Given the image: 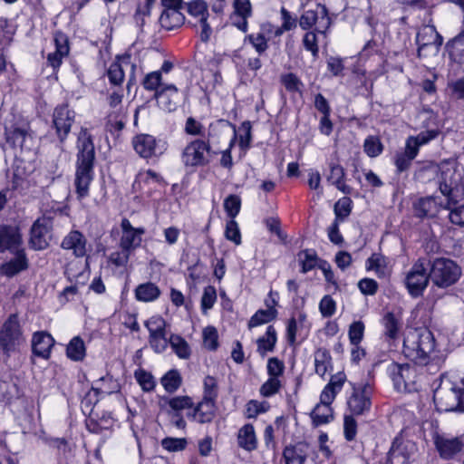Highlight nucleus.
I'll use <instances>...</instances> for the list:
<instances>
[{
  "label": "nucleus",
  "mask_w": 464,
  "mask_h": 464,
  "mask_svg": "<svg viewBox=\"0 0 464 464\" xmlns=\"http://www.w3.org/2000/svg\"><path fill=\"white\" fill-rule=\"evenodd\" d=\"M435 349L433 334L425 327L411 329L403 339L404 355L419 365L428 366L431 372H437L440 367V360L431 358Z\"/></svg>",
  "instance_id": "obj_1"
},
{
  "label": "nucleus",
  "mask_w": 464,
  "mask_h": 464,
  "mask_svg": "<svg viewBox=\"0 0 464 464\" xmlns=\"http://www.w3.org/2000/svg\"><path fill=\"white\" fill-rule=\"evenodd\" d=\"M229 126L226 121L220 120L208 126L205 140L197 139L184 148L181 153V161L187 168L203 167L208 165L213 158L211 143L219 142L224 135L227 134Z\"/></svg>",
  "instance_id": "obj_2"
},
{
  "label": "nucleus",
  "mask_w": 464,
  "mask_h": 464,
  "mask_svg": "<svg viewBox=\"0 0 464 464\" xmlns=\"http://www.w3.org/2000/svg\"><path fill=\"white\" fill-rule=\"evenodd\" d=\"M77 169L75 175L76 193L79 198L89 193L92 180V168L95 159L94 145L87 129H82L78 136Z\"/></svg>",
  "instance_id": "obj_3"
},
{
  "label": "nucleus",
  "mask_w": 464,
  "mask_h": 464,
  "mask_svg": "<svg viewBox=\"0 0 464 464\" xmlns=\"http://www.w3.org/2000/svg\"><path fill=\"white\" fill-rule=\"evenodd\" d=\"M433 400L440 411H461V386L445 375H441L439 386L434 390Z\"/></svg>",
  "instance_id": "obj_4"
},
{
  "label": "nucleus",
  "mask_w": 464,
  "mask_h": 464,
  "mask_svg": "<svg viewBox=\"0 0 464 464\" xmlns=\"http://www.w3.org/2000/svg\"><path fill=\"white\" fill-rule=\"evenodd\" d=\"M462 274L461 267L453 260L439 257L432 261L430 278L440 288H447L456 284Z\"/></svg>",
  "instance_id": "obj_5"
},
{
  "label": "nucleus",
  "mask_w": 464,
  "mask_h": 464,
  "mask_svg": "<svg viewBox=\"0 0 464 464\" xmlns=\"http://www.w3.org/2000/svg\"><path fill=\"white\" fill-rule=\"evenodd\" d=\"M25 340L16 314L8 316L0 330V348L9 354L17 351Z\"/></svg>",
  "instance_id": "obj_6"
},
{
  "label": "nucleus",
  "mask_w": 464,
  "mask_h": 464,
  "mask_svg": "<svg viewBox=\"0 0 464 464\" xmlns=\"http://www.w3.org/2000/svg\"><path fill=\"white\" fill-rule=\"evenodd\" d=\"M350 384L353 391L347 400L348 409L353 415H363L371 409L372 387L364 382Z\"/></svg>",
  "instance_id": "obj_7"
},
{
  "label": "nucleus",
  "mask_w": 464,
  "mask_h": 464,
  "mask_svg": "<svg viewBox=\"0 0 464 464\" xmlns=\"http://www.w3.org/2000/svg\"><path fill=\"white\" fill-rule=\"evenodd\" d=\"M430 273L427 274L425 263L422 259H418L406 274L405 285L409 294L412 297L420 296L428 286Z\"/></svg>",
  "instance_id": "obj_8"
},
{
  "label": "nucleus",
  "mask_w": 464,
  "mask_h": 464,
  "mask_svg": "<svg viewBox=\"0 0 464 464\" xmlns=\"http://www.w3.org/2000/svg\"><path fill=\"white\" fill-rule=\"evenodd\" d=\"M315 26L314 31L324 34L330 25V18L325 5L315 4L314 8L306 10L299 18V26L303 30H309Z\"/></svg>",
  "instance_id": "obj_9"
},
{
  "label": "nucleus",
  "mask_w": 464,
  "mask_h": 464,
  "mask_svg": "<svg viewBox=\"0 0 464 464\" xmlns=\"http://www.w3.org/2000/svg\"><path fill=\"white\" fill-rule=\"evenodd\" d=\"M75 121V112L67 104L55 107L53 113V127L61 143L67 139Z\"/></svg>",
  "instance_id": "obj_10"
},
{
  "label": "nucleus",
  "mask_w": 464,
  "mask_h": 464,
  "mask_svg": "<svg viewBox=\"0 0 464 464\" xmlns=\"http://www.w3.org/2000/svg\"><path fill=\"white\" fill-rule=\"evenodd\" d=\"M135 151L142 158L149 159L161 155L166 150L165 142L157 140L150 134H139L132 140Z\"/></svg>",
  "instance_id": "obj_11"
},
{
  "label": "nucleus",
  "mask_w": 464,
  "mask_h": 464,
  "mask_svg": "<svg viewBox=\"0 0 464 464\" xmlns=\"http://www.w3.org/2000/svg\"><path fill=\"white\" fill-rule=\"evenodd\" d=\"M440 170V190L443 195L463 181L462 168L454 161L441 163Z\"/></svg>",
  "instance_id": "obj_12"
},
{
  "label": "nucleus",
  "mask_w": 464,
  "mask_h": 464,
  "mask_svg": "<svg viewBox=\"0 0 464 464\" xmlns=\"http://www.w3.org/2000/svg\"><path fill=\"white\" fill-rule=\"evenodd\" d=\"M388 372L397 390L407 389L411 383L414 382L416 370L409 364L392 362Z\"/></svg>",
  "instance_id": "obj_13"
},
{
  "label": "nucleus",
  "mask_w": 464,
  "mask_h": 464,
  "mask_svg": "<svg viewBox=\"0 0 464 464\" xmlns=\"http://www.w3.org/2000/svg\"><path fill=\"white\" fill-rule=\"evenodd\" d=\"M434 444L440 456L445 459H452L455 455L459 453L464 447V442L461 438L449 437L446 435H436L434 437Z\"/></svg>",
  "instance_id": "obj_14"
},
{
  "label": "nucleus",
  "mask_w": 464,
  "mask_h": 464,
  "mask_svg": "<svg viewBox=\"0 0 464 464\" xmlns=\"http://www.w3.org/2000/svg\"><path fill=\"white\" fill-rule=\"evenodd\" d=\"M121 227L122 235L120 239V247L132 253L140 245L141 236L145 233V229L143 227H133L127 218L122 219Z\"/></svg>",
  "instance_id": "obj_15"
},
{
  "label": "nucleus",
  "mask_w": 464,
  "mask_h": 464,
  "mask_svg": "<svg viewBox=\"0 0 464 464\" xmlns=\"http://www.w3.org/2000/svg\"><path fill=\"white\" fill-rule=\"evenodd\" d=\"M61 246L71 250L75 257H83L87 253V239L80 231L72 230L64 237Z\"/></svg>",
  "instance_id": "obj_16"
},
{
  "label": "nucleus",
  "mask_w": 464,
  "mask_h": 464,
  "mask_svg": "<svg viewBox=\"0 0 464 464\" xmlns=\"http://www.w3.org/2000/svg\"><path fill=\"white\" fill-rule=\"evenodd\" d=\"M216 410V401L202 399L194 408L193 411L188 413V417L201 424L208 423L215 418Z\"/></svg>",
  "instance_id": "obj_17"
},
{
  "label": "nucleus",
  "mask_w": 464,
  "mask_h": 464,
  "mask_svg": "<svg viewBox=\"0 0 464 464\" xmlns=\"http://www.w3.org/2000/svg\"><path fill=\"white\" fill-rule=\"evenodd\" d=\"M155 98L163 110L173 111L179 101L178 88L174 84H167L155 92Z\"/></svg>",
  "instance_id": "obj_18"
},
{
  "label": "nucleus",
  "mask_w": 464,
  "mask_h": 464,
  "mask_svg": "<svg viewBox=\"0 0 464 464\" xmlns=\"http://www.w3.org/2000/svg\"><path fill=\"white\" fill-rule=\"evenodd\" d=\"M22 242L17 227L10 226L0 227V252L17 251Z\"/></svg>",
  "instance_id": "obj_19"
},
{
  "label": "nucleus",
  "mask_w": 464,
  "mask_h": 464,
  "mask_svg": "<svg viewBox=\"0 0 464 464\" xmlns=\"http://www.w3.org/2000/svg\"><path fill=\"white\" fill-rule=\"evenodd\" d=\"M53 344L54 340L51 334L46 332H37L33 336L32 350L34 354L48 358Z\"/></svg>",
  "instance_id": "obj_20"
},
{
  "label": "nucleus",
  "mask_w": 464,
  "mask_h": 464,
  "mask_svg": "<svg viewBox=\"0 0 464 464\" xmlns=\"http://www.w3.org/2000/svg\"><path fill=\"white\" fill-rule=\"evenodd\" d=\"M55 52L47 56V61L53 68H57L62 63V59L69 53L68 39L65 34L56 33L54 35Z\"/></svg>",
  "instance_id": "obj_21"
},
{
  "label": "nucleus",
  "mask_w": 464,
  "mask_h": 464,
  "mask_svg": "<svg viewBox=\"0 0 464 464\" xmlns=\"http://www.w3.org/2000/svg\"><path fill=\"white\" fill-rule=\"evenodd\" d=\"M443 39L437 32L435 26L425 25L417 34V43L419 44V54L421 50L428 45H435L439 48L442 44Z\"/></svg>",
  "instance_id": "obj_22"
},
{
  "label": "nucleus",
  "mask_w": 464,
  "mask_h": 464,
  "mask_svg": "<svg viewBox=\"0 0 464 464\" xmlns=\"http://www.w3.org/2000/svg\"><path fill=\"white\" fill-rule=\"evenodd\" d=\"M333 401H326L323 399V394L320 395V402L314 407L311 412L313 424L317 427L329 423L333 418V410L331 404Z\"/></svg>",
  "instance_id": "obj_23"
},
{
  "label": "nucleus",
  "mask_w": 464,
  "mask_h": 464,
  "mask_svg": "<svg viewBox=\"0 0 464 464\" xmlns=\"http://www.w3.org/2000/svg\"><path fill=\"white\" fill-rule=\"evenodd\" d=\"M307 445L298 443L286 446L283 450L285 464H304L307 458Z\"/></svg>",
  "instance_id": "obj_24"
},
{
  "label": "nucleus",
  "mask_w": 464,
  "mask_h": 464,
  "mask_svg": "<svg viewBox=\"0 0 464 464\" xmlns=\"http://www.w3.org/2000/svg\"><path fill=\"white\" fill-rule=\"evenodd\" d=\"M47 234V227L39 219L36 220L31 228L30 244L32 247L35 250L46 248L48 246Z\"/></svg>",
  "instance_id": "obj_25"
},
{
  "label": "nucleus",
  "mask_w": 464,
  "mask_h": 464,
  "mask_svg": "<svg viewBox=\"0 0 464 464\" xmlns=\"http://www.w3.org/2000/svg\"><path fill=\"white\" fill-rule=\"evenodd\" d=\"M238 446L246 451H253L257 447V440L252 424H246L237 433Z\"/></svg>",
  "instance_id": "obj_26"
},
{
  "label": "nucleus",
  "mask_w": 464,
  "mask_h": 464,
  "mask_svg": "<svg viewBox=\"0 0 464 464\" xmlns=\"http://www.w3.org/2000/svg\"><path fill=\"white\" fill-rule=\"evenodd\" d=\"M7 142L14 148H20L21 150H31L33 145V137L23 129H14L6 133Z\"/></svg>",
  "instance_id": "obj_27"
},
{
  "label": "nucleus",
  "mask_w": 464,
  "mask_h": 464,
  "mask_svg": "<svg viewBox=\"0 0 464 464\" xmlns=\"http://www.w3.org/2000/svg\"><path fill=\"white\" fill-rule=\"evenodd\" d=\"M346 382V375L343 372H339L333 375L329 383L324 387L321 394L326 401H334L337 393L342 390Z\"/></svg>",
  "instance_id": "obj_28"
},
{
  "label": "nucleus",
  "mask_w": 464,
  "mask_h": 464,
  "mask_svg": "<svg viewBox=\"0 0 464 464\" xmlns=\"http://www.w3.org/2000/svg\"><path fill=\"white\" fill-rule=\"evenodd\" d=\"M416 215L420 218L433 217L439 210V203L434 197H425L414 203Z\"/></svg>",
  "instance_id": "obj_29"
},
{
  "label": "nucleus",
  "mask_w": 464,
  "mask_h": 464,
  "mask_svg": "<svg viewBox=\"0 0 464 464\" xmlns=\"http://www.w3.org/2000/svg\"><path fill=\"white\" fill-rule=\"evenodd\" d=\"M160 295V288L151 282L139 285L135 289V297L140 302H153Z\"/></svg>",
  "instance_id": "obj_30"
},
{
  "label": "nucleus",
  "mask_w": 464,
  "mask_h": 464,
  "mask_svg": "<svg viewBox=\"0 0 464 464\" xmlns=\"http://www.w3.org/2000/svg\"><path fill=\"white\" fill-rule=\"evenodd\" d=\"M185 17L179 10H163L160 23L167 30H172L184 23Z\"/></svg>",
  "instance_id": "obj_31"
},
{
  "label": "nucleus",
  "mask_w": 464,
  "mask_h": 464,
  "mask_svg": "<svg viewBox=\"0 0 464 464\" xmlns=\"http://www.w3.org/2000/svg\"><path fill=\"white\" fill-rule=\"evenodd\" d=\"M382 324L384 335L389 341H394L399 337L401 323L392 313H387L383 316Z\"/></svg>",
  "instance_id": "obj_32"
},
{
  "label": "nucleus",
  "mask_w": 464,
  "mask_h": 464,
  "mask_svg": "<svg viewBox=\"0 0 464 464\" xmlns=\"http://www.w3.org/2000/svg\"><path fill=\"white\" fill-rule=\"evenodd\" d=\"M16 256L2 266V272L7 276H13L27 267V260L22 251L17 250Z\"/></svg>",
  "instance_id": "obj_33"
},
{
  "label": "nucleus",
  "mask_w": 464,
  "mask_h": 464,
  "mask_svg": "<svg viewBox=\"0 0 464 464\" xmlns=\"http://www.w3.org/2000/svg\"><path fill=\"white\" fill-rule=\"evenodd\" d=\"M266 305L267 309H266V310L260 309V310L256 311V313L250 318V320L248 322L249 328H253V327L258 326L260 324L269 323L276 317V315H277L276 309L270 306L268 301H266Z\"/></svg>",
  "instance_id": "obj_34"
},
{
  "label": "nucleus",
  "mask_w": 464,
  "mask_h": 464,
  "mask_svg": "<svg viewBox=\"0 0 464 464\" xmlns=\"http://www.w3.org/2000/svg\"><path fill=\"white\" fill-rule=\"evenodd\" d=\"M276 343V332L272 325L266 329V335L257 339V352L262 356L266 355L267 352H272Z\"/></svg>",
  "instance_id": "obj_35"
},
{
  "label": "nucleus",
  "mask_w": 464,
  "mask_h": 464,
  "mask_svg": "<svg viewBox=\"0 0 464 464\" xmlns=\"http://www.w3.org/2000/svg\"><path fill=\"white\" fill-rule=\"evenodd\" d=\"M447 49L452 60L464 63V31L447 44Z\"/></svg>",
  "instance_id": "obj_36"
},
{
  "label": "nucleus",
  "mask_w": 464,
  "mask_h": 464,
  "mask_svg": "<svg viewBox=\"0 0 464 464\" xmlns=\"http://www.w3.org/2000/svg\"><path fill=\"white\" fill-rule=\"evenodd\" d=\"M367 269L372 270L378 276H384L387 273V261L382 254L374 253L367 259Z\"/></svg>",
  "instance_id": "obj_37"
},
{
  "label": "nucleus",
  "mask_w": 464,
  "mask_h": 464,
  "mask_svg": "<svg viewBox=\"0 0 464 464\" xmlns=\"http://www.w3.org/2000/svg\"><path fill=\"white\" fill-rule=\"evenodd\" d=\"M66 353L73 361H82L85 355L83 341L78 336L72 338L67 345Z\"/></svg>",
  "instance_id": "obj_38"
},
{
  "label": "nucleus",
  "mask_w": 464,
  "mask_h": 464,
  "mask_svg": "<svg viewBox=\"0 0 464 464\" xmlns=\"http://www.w3.org/2000/svg\"><path fill=\"white\" fill-rule=\"evenodd\" d=\"M331 362V356L325 349H318L314 353L315 372L324 376Z\"/></svg>",
  "instance_id": "obj_39"
},
{
  "label": "nucleus",
  "mask_w": 464,
  "mask_h": 464,
  "mask_svg": "<svg viewBox=\"0 0 464 464\" xmlns=\"http://www.w3.org/2000/svg\"><path fill=\"white\" fill-rule=\"evenodd\" d=\"M169 344L175 353L181 359H188L190 355V349L188 343L180 336L172 334L169 337Z\"/></svg>",
  "instance_id": "obj_40"
},
{
  "label": "nucleus",
  "mask_w": 464,
  "mask_h": 464,
  "mask_svg": "<svg viewBox=\"0 0 464 464\" xmlns=\"http://www.w3.org/2000/svg\"><path fill=\"white\" fill-rule=\"evenodd\" d=\"M335 221H343L352 211V199L348 197L340 198L334 207Z\"/></svg>",
  "instance_id": "obj_41"
},
{
  "label": "nucleus",
  "mask_w": 464,
  "mask_h": 464,
  "mask_svg": "<svg viewBox=\"0 0 464 464\" xmlns=\"http://www.w3.org/2000/svg\"><path fill=\"white\" fill-rule=\"evenodd\" d=\"M122 63H129L128 58L122 60V63H112L107 72L110 82L114 85L121 84L124 80V71Z\"/></svg>",
  "instance_id": "obj_42"
},
{
  "label": "nucleus",
  "mask_w": 464,
  "mask_h": 464,
  "mask_svg": "<svg viewBox=\"0 0 464 464\" xmlns=\"http://www.w3.org/2000/svg\"><path fill=\"white\" fill-rule=\"evenodd\" d=\"M166 402L169 408L179 413V411L193 407L194 403L189 396H176L173 398H166Z\"/></svg>",
  "instance_id": "obj_43"
},
{
  "label": "nucleus",
  "mask_w": 464,
  "mask_h": 464,
  "mask_svg": "<svg viewBox=\"0 0 464 464\" xmlns=\"http://www.w3.org/2000/svg\"><path fill=\"white\" fill-rule=\"evenodd\" d=\"M161 384L168 392L171 393L180 386L181 378L177 371H169L162 377Z\"/></svg>",
  "instance_id": "obj_44"
},
{
  "label": "nucleus",
  "mask_w": 464,
  "mask_h": 464,
  "mask_svg": "<svg viewBox=\"0 0 464 464\" xmlns=\"http://www.w3.org/2000/svg\"><path fill=\"white\" fill-rule=\"evenodd\" d=\"M363 149L369 157L374 158L382 153L383 146L378 137L369 136L364 140Z\"/></svg>",
  "instance_id": "obj_45"
},
{
  "label": "nucleus",
  "mask_w": 464,
  "mask_h": 464,
  "mask_svg": "<svg viewBox=\"0 0 464 464\" xmlns=\"http://www.w3.org/2000/svg\"><path fill=\"white\" fill-rule=\"evenodd\" d=\"M162 77L160 75V72H151L148 73L142 82L143 87L147 91H155L156 92L160 91L163 86L166 84H163L161 82Z\"/></svg>",
  "instance_id": "obj_46"
},
{
  "label": "nucleus",
  "mask_w": 464,
  "mask_h": 464,
  "mask_svg": "<svg viewBox=\"0 0 464 464\" xmlns=\"http://www.w3.org/2000/svg\"><path fill=\"white\" fill-rule=\"evenodd\" d=\"M188 13L198 17V21L208 18V6L202 0H194L187 5Z\"/></svg>",
  "instance_id": "obj_47"
},
{
  "label": "nucleus",
  "mask_w": 464,
  "mask_h": 464,
  "mask_svg": "<svg viewBox=\"0 0 464 464\" xmlns=\"http://www.w3.org/2000/svg\"><path fill=\"white\" fill-rule=\"evenodd\" d=\"M450 210V220L458 226H464V203L461 204H447L445 206Z\"/></svg>",
  "instance_id": "obj_48"
},
{
  "label": "nucleus",
  "mask_w": 464,
  "mask_h": 464,
  "mask_svg": "<svg viewBox=\"0 0 464 464\" xmlns=\"http://www.w3.org/2000/svg\"><path fill=\"white\" fill-rule=\"evenodd\" d=\"M241 199L237 195H229L224 200V208L227 216L234 219L240 211Z\"/></svg>",
  "instance_id": "obj_49"
},
{
  "label": "nucleus",
  "mask_w": 464,
  "mask_h": 464,
  "mask_svg": "<svg viewBox=\"0 0 464 464\" xmlns=\"http://www.w3.org/2000/svg\"><path fill=\"white\" fill-rule=\"evenodd\" d=\"M134 375L144 392H150L155 388V381L151 373L140 369L135 372Z\"/></svg>",
  "instance_id": "obj_50"
},
{
  "label": "nucleus",
  "mask_w": 464,
  "mask_h": 464,
  "mask_svg": "<svg viewBox=\"0 0 464 464\" xmlns=\"http://www.w3.org/2000/svg\"><path fill=\"white\" fill-rule=\"evenodd\" d=\"M299 260L302 265V272L307 273L318 266L319 260L314 253L304 250L299 254Z\"/></svg>",
  "instance_id": "obj_51"
},
{
  "label": "nucleus",
  "mask_w": 464,
  "mask_h": 464,
  "mask_svg": "<svg viewBox=\"0 0 464 464\" xmlns=\"http://www.w3.org/2000/svg\"><path fill=\"white\" fill-rule=\"evenodd\" d=\"M363 334H364V324L362 321L353 322L350 325L349 331H348V335H349L350 343L353 346H356L357 344H359L362 342V340L363 338Z\"/></svg>",
  "instance_id": "obj_52"
},
{
  "label": "nucleus",
  "mask_w": 464,
  "mask_h": 464,
  "mask_svg": "<svg viewBox=\"0 0 464 464\" xmlns=\"http://www.w3.org/2000/svg\"><path fill=\"white\" fill-rule=\"evenodd\" d=\"M186 439L168 437L161 440V446L169 452L183 450L186 448Z\"/></svg>",
  "instance_id": "obj_53"
},
{
  "label": "nucleus",
  "mask_w": 464,
  "mask_h": 464,
  "mask_svg": "<svg viewBox=\"0 0 464 464\" xmlns=\"http://www.w3.org/2000/svg\"><path fill=\"white\" fill-rule=\"evenodd\" d=\"M316 31H309L303 37V45L304 47L311 52L314 57H316L319 53V48L317 44V35Z\"/></svg>",
  "instance_id": "obj_54"
},
{
  "label": "nucleus",
  "mask_w": 464,
  "mask_h": 464,
  "mask_svg": "<svg viewBox=\"0 0 464 464\" xmlns=\"http://www.w3.org/2000/svg\"><path fill=\"white\" fill-rule=\"evenodd\" d=\"M447 197V204H461L464 203V181L450 191L444 194Z\"/></svg>",
  "instance_id": "obj_55"
},
{
  "label": "nucleus",
  "mask_w": 464,
  "mask_h": 464,
  "mask_svg": "<svg viewBox=\"0 0 464 464\" xmlns=\"http://www.w3.org/2000/svg\"><path fill=\"white\" fill-rule=\"evenodd\" d=\"M203 343L204 346L208 350H216L218 348V332L214 327L208 326L204 329Z\"/></svg>",
  "instance_id": "obj_56"
},
{
  "label": "nucleus",
  "mask_w": 464,
  "mask_h": 464,
  "mask_svg": "<svg viewBox=\"0 0 464 464\" xmlns=\"http://www.w3.org/2000/svg\"><path fill=\"white\" fill-rule=\"evenodd\" d=\"M281 387V382L276 377H269V379L261 386L260 393L264 397H270L278 392Z\"/></svg>",
  "instance_id": "obj_57"
},
{
  "label": "nucleus",
  "mask_w": 464,
  "mask_h": 464,
  "mask_svg": "<svg viewBox=\"0 0 464 464\" xmlns=\"http://www.w3.org/2000/svg\"><path fill=\"white\" fill-rule=\"evenodd\" d=\"M343 432L348 441L354 440L357 433V422L353 414L344 416Z\"/></svg>",
  "instance_id": "obj_58"
},
{
  "label": "nucleus",
  "mask_w": 464,
  "mask_h": 464,
  "mask_svg": "<svg viewBox=\"0 0 464 464\" xmlns=\"http://www.w3.org/2000/svg\"><path fill=\"white\" fill-rule=\"evenodd\" d=\"M225 236L227 240L234 242L236 245L241 243V235L237 223L234 219H230L226 225Z\"/></svg>",
  "instance_id": "obj_59"
},
{
  "label": "nucleus",
  "mask_w": 464,
  "mask_h": 464,
  "mask_svg": "<svg viewBox=\"0 0 464 464\" xmlns=\"http://www.w3.org/2000/svg\"><path fill=\"white\" fill-rule=\"evenodd\" d=\"M218 397V382L212 376H207L204 380V396L203 399L216 401Z\"/></svg>",
  "instance_id": "obj_60"
},
{
  "label": "nucleus",
  "mask_w": 464,
  "mask_h": 464,
  "mask_svg": "<svg viewBox=\"0 0 464 464\" xmlns=\"http://www.w3.org/2000/svg\"><path fill=\"white\" fill-rule=\"evenodd\" d=\"M267 404L266 402H258L257 401H250L246 406L245 415L248 419L256 418L259 413L266 412Z\"/></svg>",
  "instance_id": "obj_61"
},
{
  "label": "nucleus",
  "mask_w": 464,
  "mask_h": 464,
  "mask_svg": "<svg viewBox=\"0 0 464 464\" xmlns=\"http://www.w3.org/2000/svg\"><path fill=\"white\" fill-rule=\"evenodd\" d=\"M217 300L216 289L213 286H208L204 289L201 297V306L204 311L213 307Z\"/></svg>",
  "instance_id": "obj_62"
},
{
  "label": "nucleus",
  "mask_w": 464,
  "mask_h": 464,
  "mask_svg": "<svg viewBox=\"0 0 464 464\" xmlns=\"http://www.w3.org/2000/svg\"><path fill=\"white\" fill-rule=\"evenodd\" d=\"M319 310L324 317H330L335 312V302L330 295H324L319 304Z\"/></svg>",
  "instance_id": "obj_63"
},
{
  "label": "nucleus",
  "mask_w": 464,
  "mask_h": 464,
  "mask_svg": "<svg viewBox=\"0 0 464 464\" xmlns=\"http://www.w3.org/2000/svg\"><path fill=\"white\" fill-rule=\"evenodd\" d=\"M387 461L390 464H406L408 458L401 449L392 447L388 452Z\"/></svg>",
  "instance_id": "obj_64"
}]
</instances>
